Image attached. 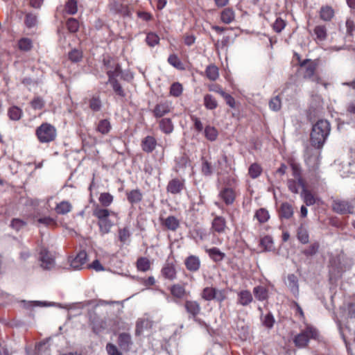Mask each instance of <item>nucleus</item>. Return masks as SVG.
Returning a JSON list of instances; mask_svg holds the SVG:
<instances>
[{
	"label": "nucleus",
	"instance_id": "obj_1",
	"mask_svg": "<svg viewBox=\"0 0 355 355\" xmlns=\"http://www.w3.org/2000/svg\"><path fill=\"white\" fill-rule=\"evenodd\" d=\"M331 131L330 123L327 120H319L312 127L311 143L316 148H322Z\"/></svg>",
	"mask_w": 355,
	"mask_h": 355
},
{
	"label": "nucleus",
	"instance_id": "obj_2",
	"mask_svg": "<svg viewBox=\"0 0 355 355\" xmlns=\"http://www.w3.org/2000/svg\"><path fill=\"white\" fill-rule=\"evenodd\" d=\"M93 216L98 219V225L99 226L101 234H105L110 232L111 227L114 225V221L110 219V216L116 217L114 212L107 209H103L96 205L93 209Z\"/></svg>",
	"mask_w": 355,
	"mask_h": 355
},
{
	"label": "nucleus",
	"instance_id": "obj_3",
	"mask_svg": "<svg viewBox=\"0 0 355 355\" xmlns=\"http://www.w3.org/2000/svg\"><path fill=\"white\" fill-rule=\"evenodd\" d=\"M318 331L311 327H307L294 338V343L297 347H305L311 338H316Z\"/></svg>",
	"mask_w": 355,
	"mask_h": 355
},
{
	"label": "nucleus",
	"instance_id": "obj_4",
	"mask_svg": "<svg viewBox=\"0 0 355 355\" xmlns=\"http://www.w3.org/2000/svg\"><path fill=\"white\" fill-rule=\"evenodd\" d=\"M37 137L41 142L48 143L53 140L56 137V130L55 128L48 123H43L41 125L36 131Z\"/></svg>",
	"mask_w": 355,
	"mask_h": 355
},
{
	"label": "nucleus",
	"instance_id": "obj_5",
	"mask_svg": "<svg viewBox=\"0 0 355 355\" xmlns=\"http://www.w3.org/2000/svg\"><path fill=\"white\" fill-rule=\"evenodd\" d=\"M331 209L335 213L340 215L354 214L353 205L349 201L343 199H333Z\"/></svg>",
	"mask_w": 355,
	"mask_h": 355
},
{
	"label": "nucleus",
	"instance_id": "obj_6",
	"mask_svg": "<svg viewBox=\"0 0 355 355\" xmlns=\"http://www.w3.org/2000/svg\"><path fill=\"white\" fill-rule=\"evenodd\" d=\"M40 266L46 270H51L55 266V257L46 248H42L40 252Z\"/></svg>",
	"mask_w": 355,
	"mask_h": 355
},
{
	"label": "nucleus",
	"instance_id": "obj_7",
	"mask_svg": "<svg viewBox=\"0 0 355 355\" xmlns=\"http://www.w3.org/2000/svg\"><path fill=\"white\" fill-rule=\"evenodd\" d=\"M300 67L304 70V78L311 79L312 81L319 82L320 78L315 76L317 64L315 61L306 59L300 63Z\"/></svg>",
	"mask_w": 355,
	"mask_h": 355
},
{
	"label": "nucleus",
	"instance_id": "obj_8",
	"mask_svg": "<svg viewBox=\"0 0 355 355\" xmlns=\"http://www.w3.org/2000/svg\"><path fill=\"white\" fill-rule=\"evenodd\" d=\"M118 344L123 351H130L133 344L130 334L128 333L120 334L118 337Z\"/></svg>",
	"mask_w": 355,
	"mask_h": 355
},
{
	"label": "nucleus",
	"instance_id": "obj_9",
	"mask_svg": "<svg viewBox=\"0 0 355 355\" xmlns=\"http://www.w3.org/2000/svg\"><path fill=\"white\" fill-rule=\"evenodd\" d=\"M105 64L107 68V75L108 76V80L107 83H111V79L112 80H117V77L122 76V69L119 64H115L114 66H110L107 63L105 62Z\"/></svg>",
	"mask_w": 355,
	"mask_h": 355
},
{
	"label": "nucleus",
	"instance_id": "obj_10",
	"mask_svg": "<svg viewBox=\"0 0 355 355\" xmlns=\"http://www.w3.org/2000/svg\"><path fill=\"white\" fill-rule=\"evenodd\" d=\"M184 307L189 314V318H196L201 311V307L196 301L187 300L184 303Z\"/></svg>",
	"mask_w": 355,
	"mask_h": 355
},
{
	"label": "nucleus",
	"instance_id": "obj_11",
	"mask_svg": "<svg viewBox=\"0 0 355 355\" xmlns=\"http://www.w3.org/2000/svg\"><path fill=\"white\" fill-rule=\"evenodd\" d=\"M87 253L85 251H80L76 257L70 261V266L74 270H80L87 261Z\"/></svg>",
	"mask_w": 355,
	"mask_h": 355
},
{
	"label": "nucleus",
	"instance_id": "obj_12",
	"mask_svg": "<svg viewBox=\"0 0 355 355\" xmlns=\"http://www.w3.org/2000/svg\"><path fill=\"white\" fill-rule=\"evenodd\" d=\"M184 264L189 271L196 272L199 270L201 262L198 257L190 255L186 258Z\"/></svg>",
	"mask_w": 355,
	"mask_h": 355
},
{
	"label": "nucleus",
	"instance_id": "obj_13",
	"mask_svg": "<svg viewBox=\"0 0 355 355\" xmlns=\"http://www.w3.org/2000/svg\"><path fill=\"white\" fill-rule=\"evenodd\" d=\"M89 318L93 326L94 331L97 332L101 329H105V322L97 315L94 310L89 312Z\"/></svg>",
	"mask_w": 355,
	"mask_h": 355
},
{
	"label": "nucleus",
	"instance_id": "obj_14",
	"mask_svg": "<svg viewBox=\"0 0 355 355\" xmlns=\"http://www.w3.org/2000/svg\"><path fill=\"white\" fill-rule=\"evenodd\" d=\"M184 188V183L179 179L175 178L169 181L166 187V191L173 195L179 194Z\"/></svg>",
	"mask_w": 355,
	"mask_h": 355
},
{
	"label": "nucleus",
	"instance_id": "obj_15",
	"mask_svg": "<svg viewBox=\"0 0 355 355\" xmlns=\"http://www.w3.org/2000/svg\"><path fill=\"white\" fill-rule=\"evenodd\" d=\"M175 171L177 172H184L187 168L191 167V163L189 157L185 154H181L175 158Z\"/></svg>",
	"mask_w": 355,
	"mask_h": 355
},
{
	"label": "nucleus",
	"instance_id": "obj_16",
	"mask_svg": "<svg viewBox=\"0 0 355 355\" xmlns=\"http://www.w3.org/2000/svg\"><path fill=\"white\" fill-rule=\"evenodd\" d=\"M162 275L166 279L173 281L176 279V270L173 263H166L162 269Z\"/></svg>",
	"mask_w": 355,
	"mask_h": 355
},
{
	"label": "nucleus",
	"instance_id": "obj_17",
	"mask_svg": "<svg viewBox=\"0 0 355 355\" xmlns=\"http://www.w3.org/2000/svg\"><path fill=\"white\" fill-rule=\"evenodd\" d=\"M286 284L294 295L299 293V285L297 277L294 274H289L287 276Z\"/></svg>",
	"mask_w": 355,
	"mask_h": 355
},
{
	"label": "nucleus",
	"instance_id": "obj_18",
	"mask_svg": "<svg viewBox=\"0 0 355 355\" xmlns=\"http://www.w3.org/2000/svg\"><path fill=\"white\" fill-rule=\"evenodd\" d=\"M253 300L251 293L248 290L241 291L238 293L237 302L244 306L249 305Z\"/></svg>",
	"mask_w": 355,
	"mask_h": 355
},
{
	"label": "nucleus",
	"instance_id": "obj_19",
	"mask_svg": "<svg viewBox=\"0 0 355 355\" xmlns=\"http://www.w3.org/2000/svg\"><path fill=\"white\" fill-rule=\"evenodd\" d=\"M301 189L300 195L306 205L311 206L314 205L315 203V198L311 191L306 189L305 184L301 186Z\"/></svg>",
	"mask_w": 355,
	"mask_h": 355
},
{
	"label": "nucleus",
	"instance_id": "obj_20",
	"mask_svg": "<svg viewBox=\"0 0 355 355\" xmlns=\"http://www.w3.org/2000/svg\"><path fill=\"white\" fill-rule=\"evenodd\" d=\"M156 144L155 139L151 136L146 137L141 142L142 149L146 153H151L155 148Z\"/></svg>",
	"mask_w": 355,
	"mask_h": 355
},
{
	"label": "nucleus",
	"instance_id": "obj_21",
	"mask_svg": "<svg viewBox=\"0 0 355 355\" xmlns=\"http://www.w3.org/2000/svg\"><path fill=\"white\" fill-rule=\"evenodd\" d=\"M170 112L168 103L164 102L157 104L153 110L154 116L157 118L162 117Z\"/></svg>",
	"mask_w": 355,
	"mask_h": 355
},
{
	"label": "nucleus",
	"instance_id": "obj_22",
	"mask_svg": "<svg viewBox=\"0 0 355 355\" xmlns=\"http://www.w3.org/2000/svg\"><path fill=\"white\" fill-rule=\"evenodd\" d=\"M279 216L281 218L289 219L293 215V209L291 205L284 202L279 208Z\"/></svg>",
	"mask_w": 355,
	"mask_h": 355
},
{
	"label": "nucleus",
	"instance_id": "obj_23",
	"mask_svg": "<svg viewBox=\"0 0 355 355\" xmlns=\"http://www.w3.org/2000/svg\"><path fill=\"white\" fill-rule=\"evenodd\" d=\"M162 224L169 230L175 232L180 227L179 220L173 216H169L165 218Z\"/></svg>",
	"mask_w": 355,
	"mask_h": 355
},
{
	"label": "nucleus",
	"instance_id": "obj_24",
	"mask_svg": "<svg viewBox=\"0 0 355 355\" xmlns=\"http://www.w3.org/2000/svg\"><path fill=\"white\" fill-rule=\"evenodd\" d=\"M152 327V322L146 318H139L136 323L135 334L139 336L144 329L150 328Z\"/></svg>",
	"mask_w": 355,
	"mask_h": 355
},
{
	"label": "nucleus",
	"instance_id": "obj_25",
	"mask_svg": "<svg viewBox=\"0 0 355 355\" xmlns=\"http://www.w3.org/2000/svg\"><path fill=\"white\" fill-rule=\"evenodd\" d=\"M226 227L225 220L221 216H216L212 222V228L218 233H222Z\"/></svg>",
	"mask_w": 355,
	"mask_h": 355
},
{
	"label": "nucleus",
	"instance_id": "obj_26",
	"mask_svg": "<svg viewBox=\"0 0 355 355\" xmlns=\"http://www.w3.org/2000/svg\"><path fill=\"white\" fill-rule=\"evenodd\" d=\"M206 252L208 253L210 258L216 262L221 261L225 257V253L222 252L218 248L215 247L207 249Z\"/></svg>",
	"mask_w": 355,
	"mask_h": 355
},
{
	"label": "nucleus",
	"instance_id": "obj_27",
	"mask_svg": "<svg viewBox=\"0 0 355 355\" xmlns=\"http://www.w3.org/2000/svg\"><path fill=\"white\" fill-rule=\"evenodd\" d=\"M220 19L225 24H230L234 19V12L232 8H225L220 15Z\"/></svg>",
	"mask_w": 355,
	"mask_h": 355
},
{
	"label": "nucleus",
	"instance_id": "obj_28",
	"mask_svg": "<svg viewBox=\"0 0 355 355\" xmlns=\"http://www.w3.org/2000/svg\"><path fill=\"white\" fill-rule=\"evenodd\" d=\"M253 293L254 297L259 301L266 300L268 297V290L262 286H258L254 288Z\"/></svg>",
	"mask_w": 355,
	"mask_h": 355
},
{
	"label": "nucleus",
	"instance_id": "obj_29",
	"mask_svg": "<svg viewBox=\"0 0 355 355\" xmlns=\"http://www.w3.org/2000/svg\"><path fill=\"white\" fill-rule=\"evenodd\" d=\"M220 195L227 205L232 204L235 199V195L232 189L227 188L223 189Z\"/></svg>",
	"mask_w": 355,
	"mask_h": 355
},
{
	"label": "nucleus",
	"instance_id": "obj_30",
	"mask_svg": "<svg viewBox=\"0 0 355 355\" xmlns=\"http://www.w3.org/2000/svg\"><path fill=\"white\" fill-rule=\"evenodd\" d=\"M25 24L28 28L35 27L37 24V13L28 12L26 13Z\"/></svg>",
	"mask_w": 355,
	"mask_h": 355
},
{
	"label": "nucleus",
	"instance_id": "obj_31",
	"mask_svg": "<svg viewBox=\"0 0 355 355\" xmlns=\"http://www.w3.org/2000/svg\"><path fill=\"white\" fill-rule=\"evenodd\" d=\"M171 293L173 297L182 299L185 295L186 291L183 286L177 284L171 286Z\"/></svg>",
	"mask_w": 355,
	"mask_h": 355
},
{
	"label": "nucleus",
	"instance_id": "obj_32",
	"mask_svg": "<svg viewBox=\"0 0 355 355\" xmlns=\"http://www.w3.org/2000/svg\"><path fill=\"white\" fill-rule=\"evenodd\" d=\"M159 128L166 134H170L173 131V125L170 119L165 118L159 121Z\"/></svg>",
	"mask_w": 355,
	"mask_h": 355
},
{
	"label": "nucleus",
	"instance_id": "obj_33",
	"mask_svg": "<svg viewBox=\"0 0 355 355\" xmlns=\"http://www.w3.org/2000/svg\"><path fill=\"white\" fill-rule=\"evenodd\" d=\"M260 245L266 252H270L274 250L273 240L271 236H266L260 240Z\"/></svg>",
	"mask_w": 355,
	"mask_h": 355
},
{
	"label": "nucleus",
	"instance_id": "obj_34",
	"mask_svg": "<svg viewBox=\"0 0 355 355\" xmlns=\"http://www.w3.org/2000/svg\"><path fill=\"white\" fill-rule=\"evenodd\" d=\"M297 239L303 244H306L309 241V236L307 230L301 225L297 231Z\"/></svg>",
	"mask_w": 355,
	"mask_h": 355
},
{
	"label": "nucleus",
	"instance_id": "obj_35",
	"mask_svg": "<svg viewBox=\"0 0 355 355\" xmlns=\"http://www.w3.org/2000/svg\"><path fill=\"white\" fill-rule=\"evenodd\" d=\"M334 10L330 6L322 7L320 9V18L324 21H329L334 17Z\"/></svg>",
	"mask_w": 355,
	"mask_h": 355
},
{
	"label": "nucleus",
	"instance_id": "obj_36",
	"mask_svg": "<svg viewBox=\"0 0 355 355\" xmlns=\"http://www.w3.org/2000/svg\"><path fill=\"white\" fill-rule=\"evenodd\" d=\"M291 167L292 169L293 177L295 178V179L299 180V182L301 184V186H303V184H304L305 182L301 176V169L300 165L296 163L292 162L291 164Z\"/></svg>",
	"mask_w": 355,
	"mask_h": 355
},
{
	"label": "nucleus",
	"instance_id": "obj_37",
	"mask_svg": "<svg viewBox=\"0 0 355 355\" xmlns=\"http://www.w3.org/2000/svg\"><path fill=\"white\" fill-rule=\"evenodd\" d=\"M204 105L208 110H214L217 107L218 103L211 94H206L204 96Z\"/></svg>",
	"mask_w": 355,
	"mask_h": 355
},
{
	"label": "nucleus",
	"instance_id": "obj_38",
	"mask_svg": "<svg viewBox=\"0 0 355 355\" xmlns=\"http://www.w3.org/2000/svg\"><path fill=\"white\" fill-rule=\"evenodd\" d=\"M205 136L211 141H215L218 137V131L214 127L207 125L205 128Z\"/></svg>",
	"mask_w": 355,
	"mask_h": 355
},
{
	"label": "nucleus",
	"instance_id": "obj_39",
	"mask_svg": "<svg viewBox=\"0 0 355 355\" xmlns=\"http://www.w3.org/2000/svg\"><path fill=\"white\" fill-rule=\"evenodd\" d=\"M55 210L59 214H66L71 211V205L67 201H62L57 205Z\"/></svg>",
	"mask_w": 355,
	"mask_h": 355
},
{
	"label": "nucleus",
	"instance_id": "obj_40",
	"mask_svg": "<svg viewBox=\"0 0 355 355\" xmlns=\"http://www.w3.org/2000/svg\"><path fill=\"white\" fill-rule=\"evenodd\" d=\"M314 33L316 38L320 41H324L327 39V28L324 26H317L314 28Z\"/></svg>",
	"mask_w": 355,
	"mask_h": 355
},
{
	"label": "nucleus",
	"instance_id": "obj_41",
	"mask_svg": "<svg viewBox=\"0 0 355 355\" xmlns=\"http://www.w3.org/2000/svg\"><path fill=\"white\" fill-rule=\"evenodd\" d=\"M111 129V125L107 119L101 120L97 126V130L103 135L107 134Z\"/></svg>",
	"mask_w": 355,
	"mask_h": 355
},
{
	"label": "nucleus",
	"instance_id": "obj_42",
	"mask_svg": "<svg viewBox=\"0 0 355 355\" xmlns=\"http://www.w3.org/2000/svg\"><path fill=\"white\" fill-rule=\"evenodd\" d=\"M111 81H112L111 83H108L111 85L115 94L120 97H122V98L125 97V93L122 86L121 85V84L118 82V80H112L111 79Z\"/></svg>",
	"mask_w": 355,
	"mask_h": 355
},
{
	"label": "nucleus",
	"instance_id": "obj_43",
	"mask_svg": "<svg viewBox=\"0 0 355 355\" xmlns=\"http://www.w3.org/2000/svg\"><path fill=\"white\" fill-rule=\"evenodd\" d=\"M207 77L211 80H215L218 77V69L214 65H209L206 69Z\"/></svg>",
	"mask_w": 355,
	"mask_h": 355
},
{
	"label": "nucleus",
	"instance_id": "obj_44",
	"mask_svg": "<svg viewBox=\"0 0 355 355\" xmlns=\"http://www.w3.org/2000/svg\"><path fill=\"white\" fill-rule=\"evenodd\" d=\"M287 186L290 191L293 193H299V189L301 188V184L299 182V180L297 179H289L287 181Z\"/></svg>",
	"mask_w": 355,
	"mask_h": 355
},
{
	"label": "nucleus",
	"instance_id": "obj_45",
	"mask_svg": "<svg viewBox=\"0 0 355 355\" xmlns=\"http://www.w3.org/2000/svg\"><path fill=\"white\" fill-rule=\"evenodd\" d=\"M255 218L259 221L261 223H263L266 222L269 219V214L268 211L265 209H259L255 213Z\"/></svg>",
	"mask_w": 355,
	"mask_h": 355
},
{
	"label": "nucleus",
	"instance_id": "obj_46",
	"mask_svg": "<svg viewBox=\"0 0 355 355\" xmlns=\"http://www.w3.org/2000/svg\"><path fill=\"white\" fill-rule=\"evenodd\" d=\"M65 11L69 15H74L78 11L76 0H69L65 5Z\"/></svg>",
	"mask_w": 355,
	"mask_h": 355
},
{
	"label": "nucleus",
	"instance_id": "obj_47",
	"mask_svg": "<svg viewBox=\"0 0 355 355\" xmlns=\"http://www.w3.org/2000/svg\"><path fill=\"white\" fill-rule=\"evenodd\" d=\"M319 249L318 243H313L310 246H309L306 249H304L302 251V253L306 257H312L317 254Z\"/></svg>",
	"mask_w": 355,
	"mask_h": 355
},
{
	"label": "nucleus",
	"instance_id": "obj_48",
	"mask_svg": "<svg viewBox=\"0 0 355 355\" xmlns=\"http://www.w3.org/2000/svg\"><path fill=\"white\" fill-rule=\"evenodd\" d=\"M215 291V288L206 287L202 291V297L205 300L211 301L214 299Z\"/></svg>",
	"mask_w": 355,
	"mask_h": 355
},
{
	"label": "nucleus",
	"instance_id": "obj_49",
	"mask_svg": "<svg viewBox=\"0 0 355 355\" xmlns=\"http://www.w3.org/2000/svg\"><path fill=\"white\" fill-rule=\"evenodd\" d=\"M142 196L139 190H132L128 194V199L131 203H137L141 200Z\"/></svg>",
	"mask_w": 355,
	"mask_h": 355
},
{
	"label": "nucleus",
	"instance_id": "obj_50",
	"mask_svg": "<svg viewBox=\"0 0 355 355\" xmlns=\"http://www.w3.org/2000/svg\"><path fill=\"white\" fill-rule=\"evenodd\" d=\"M98 200L103 206L108 207L113 201V196L109 193H102Z\"/></svg>",
	"mask_w": 355,
	"mask_h": 355
},
{
	"label": "nucleus",
	"instance_id": "obj_51",
	"mask_svg": "<svg viewBox=\"0 0 355 355\" xmlns=\"http://www.w3.org/2000/svg\"><path fill=\"white\" fill-rule=\"evenodd\" d=\"M261 173V168L259 164L254 163L250 165L248 170V173L252 178H257L258 176H259Z\"/></svg>",
	"mask_w": 355,
	"mask_h": 355
},
{
	"label": "nucleus",
	"instance_id": "obj_52",
	"mask_svg": "<svg viewBox=\"0 0 355 355\" xmlns=\"http://www.w3.org/2000/svg\"><path fill=\"white\" fill-rule=\"evenodd\" d=\"M66 25L67 29L71 33H76L79 28V23L78 20L72 17L68 19Z\"/></svg>",
	"mask_w": 355,
	"mask_h": 355
},
{
	"label": "nucleus",
	"instance_id": "obj_53",
	"mask_svg": "<svg viewBox=\"0 0 355 355\" xmlns=\"http://www.w3.org/2000/svg\"><path fill=\"white\" fill-rule=\"evenodd\" d=\"M170 64L178 69H183V64L178 56L175 54L171 55L168 58Z\"/></svg>",
	"mask_w": 355,
	"mask_h": 355
},
{
	"label": "nucleus",
	"instance_id": "obj_54",
	"mask_svg": "<svg viewBox=\"0 0 355 355\" xmlns=\"http://www.w3.org/2000/svg\"><path fill=\"white\" fill-rule=\"evenodd\" d=\"M24 303V309L30 310L31 308L35 306H47V304L44 302L40 301H23Z\"/></svg>",
	"mask_w": 355,
	"mask_h": 355
},
{
	"label": "nucleus",
	"instance_id": "obj_55",
	"mask_svg": "<svg viewBox=\"0 0 355 355\" xmlns=\"http://www.w3.org/2000/svg\"><path fill=\"white\" fill-rule=\"evenodd\" d=\"M8 114L12 120H19L21 117V110L16 106L11 107L8 110Z\"/></svg>",
	"mask_w": 355,
	"mask_h": 355
},
{
	"label": "nucleus",
	"instance_id": "obj_56",
	"mask_svg": "<svg viewBox=\"0 0 355 355\" xmlns=\"http://www.w3.org/2000/svg\"><path fill=\"white\" fill-rule=\"evenodd\" d=\"M82 58L83 53L78 49H74L69 53V59L73 62L80 61Z\"/></svg>",
	"mask_w": 355,
	"mask_h": 355
},
{
	"label": "nucleus",
	"instance_id": "obj_57",
	"mask_svg": "<svg viewBox=\"0 0 355 355\" xmlns=\"http://www.w3.org/2000/svg\"><path fill=\"white\" fill-rule=\"evenodd\" d=\"M269 107L273 111H279L282 107L281 100L279 96L272 98L269 102Z\"/></svg>",
	"mask_w": 355,
	"mask_h": 355
},
{
	"label": "nucleus",
	"instance_id": "obj_58",
	"mask_svg": "<svg viewBox=\"0 0 355 355\" xmlns=\"http://www.w3.org/2000/svg\"><path fill=\"white\" fill-rule=\"evenodd\" d=\"M182 92V86L179 83H174L171 86L170 94L173 96H179Z\"/></svg>",
	"mask_w": 355,
	"mask_h": 355
},
{
	"label": "nucleus",
	"instance_id": "obj_59",
	"mask_svg": "<svg viewBox=\"0 0 355 355\" xmlns=\"http://www.w3.org/2000/svg\"><path fill=\"white\" fill-rule=\"evenodd\" d=\"M137 263V268L141 271H146L150 268V262L146 258H139Z\"/></svg>",
	"mask_w": 355,
	"mask_h": 355
},
{
	"label": "nucleus",
	"instance_id": "obj_60",
	"mask_svg": "<svg viewBox=\"0 0 355 355\" xmlns=\"http://www.w3.org/2000/svg\"><path fill=\"white\" fill-rule=\"evenodd\" d=\"M130 236L129 230L127 227L119 230V239L123 243H125Z\"/></svg>",
	"mask_w": 355,
	"mask_h": 355
},
{
	"label": "nucleus",
	"instance_id": "obj_61",
	"mask_svg": "<svg viewBox=\"0 0 355 355\" xmlns=\"http://www.w3.org/2000/svg\"><path fill=\"white\" fill-rule=\"evenodd\" d=\"M146 40L150 46H154L159 43V37L156 34L150 33L147 35Z\"/></svg>",
	"mask_w": 355,
	"mask_h": 355
},
{
	"label": "nucleus",
	"instance_id": "obj_62",
	"mask_svg": "<svg viewBox=\"0 0 355 355\" xmlns=\"http://www.w3.org/2000/svg\"><path fill=\"white\" fill-rule=\"evenodd\" d=\"M286 23L281 18H277L273 24V29L277 33H280L285 27Z\"/></svg>",
	"mask_w": 355,
	"mask_h": 355
},
{
	"label": "nucleus",
	"instance_id": "obj_63",
	"mask_svg": "<svg viewBox=\"0 0 355 355\" xmlns=\"http://www.w3.org/2000/svg\"><path fill=\"white\" fill-rule=\"evenodd\" d=\"M263 324L264 326H266L268 328H271L273 326V324L275 322L274 318L272 315L270 313H268L264 317L263 321Z\"/></svg>",
	"mask_w": 355,
	"mask_h": 355
},
{
	"label": "nucleus",
	"instance_id": "obj_64",
	"mask_svg": "<svg viewBox=\"0 0 355 355\" xmlns=\"http://www.w3.org/2000/svg\"><path fill=\"white\" fill-rule=\"evenodd\" d=\"M106 350L109 355H122L121 352H119L118 348L112 343L107 344Z\"/></svg>",
	"mask_w": 355,
	"mask_h": 355
}]
</instances>
